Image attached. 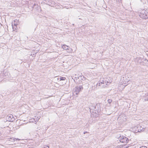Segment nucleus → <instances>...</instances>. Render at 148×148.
Returning <instances> with one entry per match:
<instances>
[{
    "label": "nucleus",
    "mask_w": 148,
    "mask_h": 148,
    "mask_svg": "<svg viewBox=\"0 0 148 148\" xmlns=\"http://www.w3.org/2000/svg\"><path fill=\"white\" fill-rule=\"evenodd\" d=\"M89 108L92 115L95 117H97L100 111V104L98 103L95 105L91 104L89 106Z\"/></svg>",
    "instance_id": "1"
},
{
    "label": "nucleus",
    "mask_w": 148,
    "mask_h": 148,
    "mask_svg": "<svg viewBox=\"0 0 148 148\" xmlns=\"http://www.w3.org/2000/svg\"><path fill=\"white\" fill-rule=\"evenodd\" d=\"M138 14L141 18L145 19L148 18V12L147 10H140L138 12Z\"/></svg>",
    "instance_id": "2"
},
{
    "label": "nucleus",
    "mask_w": 148,
    "mask_h": 148,
    "mask_svg": "<svg viewBox=\"0 0 148 148\" xmlns=\"http://www.w3.org/2000/svg\"><path fill=\"white\" fill-rule=\"evenodd\" d=\"M110 84V82H106V81L101 80L99 81L97 84V86H99L101 88H105L107 87Z\"/></svg>",
    "instance_id": "3"
},
{
    "label": "nucleus",
    "mask_w": 148,
    "mask_h": 148,
    "mask_svg": "<svg viewBox=\"0 0 148 148\" xmlns=\"http://www.w3.org/2000/svg\"><path fill=\"white\" fill-rule=\"evenodd\" d=\"M82 88H83L82 86H77L75 87L73 89V94L74 95H75V94L77 95L81 90L82 89Z\"/></svg>",
    "instance_id": "4"
},
{
    "label": "nucleus",
    "mask_w": 148,
    "mask_h": 148,
    "mask_svg": "<svg viewBox=\"0 0 148 148\" xmlns=\"http://www.w3.org/2000/svg\"><path fill=\"white\" fill-rule=\"evenodd\" d=\"M117 138L119 139V140L122 143H127L129 140L127 138L123 136H121V135L119 137L117 136Z\"/></svg>",
    "instance_id": "5"
},
{
    "label": "nucleus",
    "mask_w": 148,
    "mask_h": 148,
    "mask_svg": "<svg viewBox=\"0 0 148 148\" xmlns=\"http://www.w3.org/2000/svg\"><path fill=\"white\" fill-rule=\"evenodd\" d=\"M19 24V21L17 19L13 21L12 23V25L13 29H14V26H15L16 27V26L18 25Z\"/></svg>",
    "instance_id": "6"
},
{
    "label": "nucleus",
    "mask_w": 148,
    "mask_h": 148,
    "mask_svg": "<svg viewBox=\"0 0 148 148\" xmlns=\"http://www.w3.org/2000/svg\"><path fill=\"white\" fill-rule=\"evenodd\" d=\"M126 117L125 116L124 114H122L119 116L118 118V119L124 121H125L126 119Z\"/></svg>",
    "instance_id": "7"
},
{
    "label": "nucleus",
    "mask_w": 148,
    "mask_h": 148,
    "mask_svg": "<svg viewBox=\"0 0 148 148\" xmlns=\"http://www.w3.org/2000/svg\"><path fill=\"white\" fill-rule=\"evenodd\" d=\"M13 117V115L10 114L8 115L6 117V119L7 120L9 121H12V119Z\"/></svg>",
    "instance_id": "8"
},
{
    "label": "nucleus",
    "mask_w": 148,
    "mask_h": 148,
    "mask_svg": "<svg viewBox=\"0 0 148 148\" xmlns=\"http://www.w3.org/2000/svg\"><path fill=\"white\" fill-rule=\"evenodd\" d=\"M68 46L66 45H63L62 46V48H63L64 49L66 50H68Z\"/></svg>",
    "instance_id": "9"
},
{
    "label": "nucleus",
    "mask_w": 148,
    "mask_h": 148,
    "mask_svg": "<svg viewBox=\"0 0 148 148\" xmlns=\"http://www.w3.org/2000/svg\"><path fill=\"white\" fill-rule=\"evenodd\" d=\"M10 140H11V141H15V139H16V140H20V139H18V138H10Z\"/></svg>",
    "instance_id": "10"
},
{
    "label": "nucleus",
    "mask_w": 148,
    "mask_h": 148,
    "mask_svg": "<svg viewBox=\"0 0 148 148\" xmlns=\"http://www.w3.org/2000/svg\"><path fill=\"white\" fill-rule=\"evenodd\" d=\"M126 81L127 82V83H126V81H124L123 82V84H126V85H125V86L126 85H127L128 84H129V83L128 82H129V81L127 80V81Z\"/></svg>",
    "instance_id": "11"
},
{
    "label": "nucleus",
    "mask_w": 148,
    "mask_h": 148,
    "mask_svg": "<svg viewBox=\"0 0 148 148\" xmlns=\"http://www.w3.org/2000/svg\"><path fill=\"white\" fill-rule=\"evenodd\" d=\"M60 81L64 80L66 78L65 77H60Z\"/></svg>",
    "instance_id": "12"
},
{
    "label": "nucleus",
    "mask_w": 148,
    "mask_h": 148,
    "mask_svg": "<svg viewBox=\"0 0 148 148\" xmlns=\"http://www.w3.org/2000/svg\"><path fill=\"white\" fill-rule=\"evenodd\" d=\"M112 101V100L110 99H108V103H109V105H110ZM109 106L110 105H109Z\"/></svg>",
    "instance_id": "13"
},
{
    "label": "nucleus",
    "mask_w": 148,
    "mask_h": 148,
    "mask_svg": "<svg viewBox=\"0 0 148 148\" xmlns=\"http://www.w3.org/2000/svg\"><path fill=\"white\" fill-rule=\"evenodd\" d=\"M124 146L123 145H121L119 146L118 148H125V147H124Z\"/></svg>",
    "instance_id": "14"
},
{
    "label": "nucleus",
    "mask_w": 148,
    "mask_h": 148,
    "mask_svg": "<svg viewBox=\"0 0 148 148\" xmlns=\"http://www.w3.org/2000/svg\"><path fill=\"white\" fill-rule=\"evenodd\" d=\"M124 147H125V148H127L129 147V146L128 145H124Z\"/></svg>",
    "instance_id": "15"
},
{
    "label": "nucleus",
    "mask_w": 148,
    "mask_h": 148,
    "mask_svg": "<svg viewBox=\"0 0 148 148\" xmlns=\"http://www.w3.org/2000/svg\"><path fill=\"white\" fill-rule=\"evenodd\" d=\"M140 148H147V147L145 146H142L141 147H140Z\"/></svg>",
    "instance_id": "16"
},
{
    "label": "nucleus",
    "mask_w": 148,
    "mask_h": 148,
    "mask_svg": "<svg viewBox=\"0 0 148 148\" xmlns=\"http://www.w3.org/2000/svg\"><path fill=\"white\" fill-rule=\"evenodd\" d=\"M44 147V148H49V147L47 145H45Z\"/></svg>",
    "instance_id": "17"
},
{
    "label": "nucleus",
    "mask_w": 148,
    "mask_h": 148,
    "mask_svg": "<svg viewBox=\"0 0 148 148\" xmlns=\"http://www.w3.org/2000/svg\"><path fill=\"white\" fill-rule=\"evenodd\" d=\"M16 28H17L16 26V27L15 26H14V29H13V31H14L15 30H16Z\"/></svg>",
    "instance_id": "18"
},
{
    "label": "nucleus",
    "mask_w": 148,
    "mask_h": 148,
    "mask_svg": "<svg viewBox=\"0 0 148 148\" xmlns=\"http://www.w3.org/2000/svg\"><path fill=\"white\" fill-rule=\"evenodd\" d=\"M87 132H84V134H85L86 133H87Z\"/></svg>",
    "instance_id": "19"
},
{
    "label": "nucleus",
    "mask_w": 148,
    "mask_h": 148,
    "mask_svg": "<svg viewBox=\"0 0 148 148\" xmlns=\"http://www.w3.org/2000/svg\"><path fill=\"white\" fill-rule=\"evenodd\" d=\"M145 101H148V98L147 99H145Z\"/></svg>",
    "instance_id": "20"
},
{
    "label": "nucleus",
    "mask_w": 148,
    "mask_h": 148,
    "mask_svg": "<svg viewBox=\"0 0 148 148\" xmlns=\"http://www.w3.org/2000/svg\"><path fill=\"white\" fill-rule=\"evenodd\" d=\"M72 51V49H71V50L69 51V52Z\"/></svg>",
    "instance_id": "21"
},
{
    "label": "nucleus",
    "mask_w": 148,
    "mask_h": 148,
    "mask_svg": "<svg viewBox=\"0 0 148 148\" xmlns=\"http://www.w3.org/2000/svg\"><path fill=\"white\" fill-rule=\"evenodd\" d=\"M37 118H38V119H37V120H37V121H38V120L39 119V118H38V117H37Z\"/></svg>",
    "instance_id": "22"
},
{
    "label": "nucleus",
    "mask_w": 148,
    "mask_h": 148,
    "mask_svg": "<svg viewBox=\"0 0 148 148\" xmlns=\"http://www.w3.org/2000/svg\"><path fill=\"white\" fill-rule=\"evenodd\" d=\"M29 122H33V121H29Z\"/></svg>",
    "instance_id": "23"
},
{
    "label": "nucleus",
    "mask_w": 148,
    "mask_h": 148,
    "mask_svg": "<svg viewBox=\"0 0 148 148\" xmlns=\"http://www.w3.org/2000/svg\"><path fill=\"white\" fill-rule=\"evenodd\" d=\"M140 130L142 131V129H140Z\"/></svg>",
    "instance_id": "24"
},
{
    "label": "nucleus",
    "mask_w": 148,
    "mask_h": 148,
    "mask_svg": "<svg viewBox=\"0 0 148 148\" xmlns=\"http://www.w3.org/2000/svg\"><path fill=\"white\" fill-rule=\"evenodd\" d=\"M147 60V62H148V60Z\"/></svg>",
    "instance_id": "25"
}]
</instances>
